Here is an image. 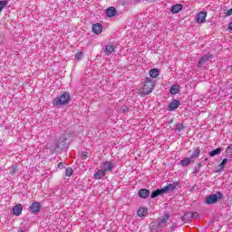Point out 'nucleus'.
<instances>
[{
    "mask_svg": "<svg viewBox=\"0 0 232 232\" xmlns=\"http://www.w3.org/2000/svg\"><path fill=\"white\" fill-rule=\"evenodd\" d=\"M155 88V82L153 78H146L145 82H143V88L140 89L137 93L138 95H140V97H143V95H150L151 92H153V89Z\"/></svg>",
    "mask_w": 232,
    "mask_h": 232,
    "instance_id": "nucleus-1",
    "label": "nucleus"
},
{
    "mask_svg": "<svg viewBox=\"0 0 232 232\" xmlns=\"http://www.w3.org/2000/svg\"><path fill=\"white\" fill-rule=\"evenodd\" d=\"M71 101L72 96H70V92H63L60 96H57L53 100V106H66V104H70Z\"/></svg>",
    "mask_w": 232,
    "mask_h": 232,
    "instance_id": "nucleus-2",
    "label": "nucleus"
},
{
    "mask_svg": "<svg viewBox=\"0 0 232 232\" xmlns=\"http://www.w3.org/2000/svg\"><path fill=\"white\" fill-rule=\"evenodd\" d=\"M169 220V214H166L165 217L160 221H156L150 223V232H160Z\"/></svg>",
    "mask_w": 232,
    "mask_h": 232,
    "instance_id": "nucleus-3",
    "label": "nucleus"
},
{
    "mask_svg": "<svg viewBox=\"0 0 232 232\" xmlns=\"http://www.w3.org/2000/svg\"><path fill=\"white\" fill-rule=\"evenodd\" d=\"M173 191H175V183L168 184L160 189L152 191L150 197L151 198H155L157 197H160V195H164V193H173Z\"/></svg>",
    "mask_w": 232,
    "mask_h": 232,
    "instance_id": "nucleus-4",
    "label": "nucleus"
},
{
    "mask_svg": "<svg viewBox=\"0 0 232 232\" xmlns=\"http://www.w3.org/2000/svg\"><path fill=\"white\" fill-rule=\"evenodd\" d=\"M223 195L220 192H217L216 194L208 196L206 198V204L211 205V204H217L218 200H222Z\"/></svg>",
    "mask_w": 232,
    "mask_h": 232,
    "instance_id": "nucleus-5",
    "label": "nucleus"
},
{
    "mask_svg": "<svg viewBox=\"0 0 232 232\" xmlns=\"http://www.w3.org/2000/svg\"><path fill=\"white\" fill-rule=\"evenodd\" d=\"M195 217V214L192 212H187L185 213L181 218H178V222H184V224H187V222H190V220Z\"/></svg>",
    "mask_w": 232,
    "mask_h": 232,
    "instance_id": "nucleus-6",
    "label": "nucleus"
},
{
    "mask_svg": "<svg viewBox=\"0 0 232 232\" xmlns=\"http://www.w3.org/2000/svg\"><path fill=\"white\" fill-rule=\"evenodd\" d=\"M206 17H208V13L206 11L199 12L196 16V21L200 24L206 23Z\"/></svg>",
    "mask_w": 232,
    "mask_h": 232,
    "instance_id": "nucleus-7",
    "label": "nucleus"
},
{
    "mask_svg": "<svg viewBox=\"0 0 232 232\" xmlns=\"http://www.w3.org/2000/svg\"><path fill=\"white\" fill-rule=\"evenodd\" d=\"M102 170L104 171L105 173L107 171H113V164L111 163V161L103 162Z\"/></svg>",
    "mask_w": 232,
    "mask_h": 232,
    "instance_id": "nucleus-8",
    "label": "nucleus"
},
{
    "mask_svg": "<svg viewBox=\"0 0 232 232\" xmlns=\"http://www.w3.org/2000/svg\"><path fill=\"white\" fill-rule=\"evenodd\" d=\"M13 213L15 217H19L23 213V205L17 204L13 208Z\"/></svg>",
    "mask_w": 232,
    "mask_h": 232,
    "instance_id": "nucleus-9",
    "label": "nucleus"
},
{
    "mask_svg": "<svg viewBox=\"0 0 232 232\" xmlns=\"http://www.w3.org/2000/svg\"><path fill=\"white\" fill-rule=\"evenodd\" d=\"M105 14L107 17H115L117 14V9H115L113 6H111L105 10Z\"/></svg>",
    "mask_w": 232,
    "mask_h": 232,
    "instance_id": "nucleus-10",
    "label": "nucleus"
},
{
    "mask_svg": "<svg viewBox=\"0 0 232 232\" xmlns=\"http://www.w3.org/2000/svg\"><path fill=\"white\" fill-rule=\"evenodd\" d=\"M92 32L96 35H99L100 34H102V24L97 23L92 25Z\"/></svg>",
    "mask_w": 232,
    "mask_h": 232,
    "instance_id": "nucleus-11",
    "label": "nucleus"
},
{
    "mask_svg": "<svg viewBox=\"0 0 232 232\" xmlns=\"http://www.w3.org/2000/svg\"><path fill=\"white\" fill-rule=\"evenodd\" d=\"M31 212L35 214L41 211V204L39 202H34L30 207Z\"/></svg>",
    "mask_w": 232,
    "mask_h": 232,
    "instance_id": "nucleus-12",
    "label": "nucleus"
},
{
    "mask_svg": "<svg viewBox=\"0 0 232 232\" xmlns=\"http://www.w3.org/2000/svg\"><path fill=\"white\" fill-rule=\"evenodd\" d=\"M208 61H209V55H208V54L203 55V56L199 59V61H198V68L204 66V64H206V63H208Z\"/></svg>",
    "mask_w": 232,
    "mask_h": 232,
    "instance_id": "nucleus-13",
    "label": "nucleus"
},
{
    "mask_svg": "<svg viewBox=\"0 0 232 232\" xmlns=\"http://www.w3.org/2000/svg\"><path fill=\"white\" fill-rule=\"evenodd\" d=\"M103 177H106V172L102 169H98V171L94 173L95 180H101Z\"/></svg>",
    "mask_w": 232,
    "mask_h": 232,
    "instance_id": "nucleus-14",
    "label": "nucleus"
},
{
    "mask_svg": "<svg viewBox=\"0 0 232 232\" xmlns=\"http://www.w3.org/2000/svg\"><path fill=\"white\" fill-rule=\"evenodd\" d=\"M139 197L140 198H148V197H150V190H148L147 188H141L139 191Z\"/></svg>",
    "mask_w": 232,
    "mask_h": 232,
    "instance_id": "nucleus-15",
    "label": "nucleus"
},
{
    "mask_svg": "<svg viewBox=\"0 0 232 232\" xmlns=\"http://www.w3.org/2000/svg\"><path fill=\"white\" fill-rule=\"evenodd\" d=\"M191 163H192V164L195 163V160H191V158H184V159L180 161V164H181V166H183V167L189 166Z\"/></svg>",
    "mask_w": 232,
    "mask_h": 232,
    "instance_id": "nucleus-16",
    "label": "nucleus"
},
{
    "mask_svg": "<svg viewBox=\"0 0 232 232\" xmlns=\"http://www.w3.org/2000/svg\"><path fill=\"white\" fill-rule=\"evenodd\" d=\"M137 215L138 217H146V215H148V208H140L137 211Z\"/></svg>",
    "mask_w": 232,
    "mask_h": 232,
    "instance_id": "nucleus-17",
    "label": "nucleus"
},
{
    "mask_svg": "<svg viewBox=\"0 0 232 232\" xmlns=\"http://www.w3.org/2000/svg\"><path fill=\"white\" fill-rule=\"evenodd\" d=\"M149 75L150 77V79H157L158 75H159V70L158 69H151L150 72H149Z\"/></svg>",
    "mask_w": 232,
    "mask_h": 232,
    "instance_id": "nucleus-18",
    "label": "nucleus"
},
{
    "mask_svg": "<svg viewBox=\"0 0 232 232\" xmlns=\"http://www.w3.org/2000/svg\"><path fill=\"white\" fill-rule=\"evenodd\" d=\"M115 52V46L113 45H106L105 47V53L107 55H111V53Z\"/></svg>",
    "mask_w": 232,
    "mask_h": 232,
    "instance_id": "nucleus-19",
    "label": "nucleus"
},
{
    "mask_svg": "<svg viewBox=\"0 0 232 232\" xmlns=\"http://www.w3.org/2000/svg\"><path fill=\"white\" fill-rule=\"evenodd\" d=\"M198 155H200V148H197L189 158L191 160H195V159L198 158Z\"/></svg>",
    "mask_w": 232,
    "mask_h": 232,
    "instance_id": "nucleus-20",
    "label": "nucleus"
},
{
    "mask_svg": "<svg viewBox=\"0 0 232 232\" xmlns=\"http://www.w3.org/2000/svg\"><path fill=\"white\" fill-rule=\"evenodd\" d=\"M220 153H222V149L218 148V149H216V150L210 151V152L208 153V155H209L210 157H215V155H220Z\"/></svg>",
    "mask_w": 232,
    "mask_h": 232,
    "instance_id": "nucleus-21",
    "label": "nucleus"
},
{
    "mask_svg": "<svg viewBox=\"0 0 232 232\" xmlns=\"http://www.w3.org/2000/svg\"><path fill=\"white\" fill-rule=\"evenodd\" d=\"M8 5V0H0V14L3 12V9Z\"/></svg>",
    "mask_w": 232,
    "mask_h": 232,
    "instance_id": "nucleus-22",
    "label": "nucleus"
},
{
    "mask_svg": "<svg viewBox=\"0 0 232 232\" xmlns=\"http://www.w3.org/2000/svg\"><path fill=\"white\" fill-rule=\"evenodd\" d=\"M182 8H184V6L181 4H176L175 14H179V12H182Z\"/></svg>",
    "mask_w": 232,
    "mask_h": 232,
    "instance_id": "nucleus-23",
    "label": "nucleus"
},
{
    "mask_svg": "<svg viewBox=\"0 0 232 232\" xmlns=\"http://www.w3.org/2000/svg\"><path fill=\"white\" fill-rule=\"evenodd\" d=\"M226 164H227V159H224L222 162L219 164V169L218 171H222L224 168H226Z\"/></svg>",
    "mask_w": 232,
    "mask_h": 232,
    "instance_id": "nucleus-24",
    "label": "nucleus"
},
{
    "mask_svg": "<svg viewBox=\"0 0 232 232\" xmlns=\"http://www.w3.org/2000/svg\"><path fill=\"white\" fill-rule=\"evenodd\" d=\"M73 175V169L72 168H67L65 171V177H72Z\"/></svg>",
    "mask_w": 232,
    "mask_h": 232,
    "instance_id": "nucleus-25",
    "label": "nucleus"
},
{
    "mask_svg": "<svg viewBox=\"0 0 232 232\" xmlns=\"http://www.w3.org/2000/svg\"><path fill=\"white\" fill-rule=\"evenodd\" d=\"M175 110V100H173L168 106L169 111H173Z\"/></svg>",
    "mask_w": 232,
    "mask_h": 232,
    "instance_id": "nucleus-26",
    "label": "nucleus"
},
{
    "mask_svg": "<svg viewBox=\"0 0 232 232\" xmlns=\"http://www.w3.org/2000/svg\"><path fill=\"white\" fill-rule=\"evenodd\" d=\"M184 124H182V123H178L177 124V126H176V131H179V132H180V131H182L183 130H184Z\"/></svg>",
    "mask_w": 232,
    "mask_h": 232,
    "instance_id": "nucleus-27",
    "label": "nucleus"
},
{
    "mask_svg": "<svg viewBox=\"0 0 232 232\" xmlns=\"http://www.w3.org/2000/svg\"><path fill=\"white\" fill-rule=\"evenodd\" d=\"M201 167H202V163H198V166L194 169V173H199Z\"/></svg>",
    "mask_w": 232,
    "mask_h": 232,
    "instance_id": "nucleus-28",
    "label": "nucleus"
},
{
    "mask_svg": "<svg viewBox=\"0 0 232 232\" xmlns=\"http://www.w3.org/2000/svg\"><path fill=\"white\" fill-rule=\"evenodd\" d=\"M75 59L81 61V59H82V53H76Z\"/></svg>",
    "mask_w": 232,
    "mask_h": 232,
    "instance_id": "nucleus-29",
    "label": "nucleus"
},
{
    "mask_svg": "<svg viewBox=\"0 0 232 232\" xmlns=\"http://www.w3.org/2000/svg\"><path fill=\"white\" fill-rule=\"evenodd\" d=\"M82 160H86V159H88V152L86 151L82 152Z\"/></svg>",
    "mask_w": 232,
    "mask_h": 232,
    "instance_id": "nucleus-30",
    "label": "nucleus"
},
{
    "mask_svg": "<svg viewBox=\"0 0 232 232\" xmlns=\"http://www.w3.org/2000/svg\"><path fill=\"white\" fill-rule=\"evenodd\" d=\"M122 113H128L130 111V108L124 107L121 109Z\"/></svg>",
    "mask_w": 232,
    "mask_h": 232,
    "instance_id": "nucleus-31",
    "label": "nucleus"
},
{
    "mask_svg": "<svg viewBox=\"0 0 232 232\" xmlns=\"http://www.w3.org/2000/svg\"><path fill=\"white\" fill-rule=\"evenodd\" d=\"M64 166H65V163H64V162H60V163H58V168H59L60 169H63L64 168Z\"/></svg>",
    "mask_w": 232,
    "mask_h": 232,
    "instance_id": "nucleus-32",
    "label": "nucleus"
},
{
    "mask_svg": "<svg viewBox=\"0 0 232 232\" xmlns=\"http://www.w3.org/2000/svg\"><path fill=\"white\" fill-rule=\"evenodd\" d=\"M180 91V85L176 84L175 85V93H178Z\"/></svg>",
    "mask_w": 232,
    "mask_h": 232,
    "instance_id": "nucleus-33",
    "label": "nucleus"
},
{
    "mask_svg": "<svg viewBox=\"0 0 232 232\" xmlns=\"http://www.w3.org/2000/svg\"><path fill=\"white\" fill-rule=\"evenodd\" d=\"M180 106V102L179 100H175V110Z\"/></svg>",
    "mask_w": 232,
    "mask_h": 232,
    "instance_id": "nucleus-34",
    "label": "nucleus"
},
{
    "mask_svg": "<svg viewBox=\"0 0 232 232\" xmlns=\"http://www.w3.org/2000/svg\"><path fill=\"white\" fill-rule=\"evenodd\" d=\"M170 93L171 95H175V85H172L170 88Z\"/></svg>",
    "mask_w": 232,
    "mask_h": 232,
    "instance_id": "nucleus-35",
    "label": "nucleus"
},
{
    "mask_svg": "<svg viewBox=\"0 0 232 232\" xmlns=\"http://www.w3.org/2000/svg\"><path fill=\"white\" fill-rule=\"evenodd\" d=\"M229 15H232V8L227 12V16L229 17Z\"/></svg>",
    "mask_w": 232,
    "mask_h": 232,
    "instance_id": "nucleus-36",
    "label": "nucleus"
},
{
    "mask_svg": "<svg viewBox=\"0 0 232 232\" xmlns=\"http://www.w3.org/2000/svg\"><path fill=\"white\" fill-rule=\"evenodd\" d=\"M15 171H17L16 168H14L12 171H10V175H14L15 173Z\"/></svg>",
    "mask_w": 232,
    "mask_h": 232,
    "instance_id": "nucleus-37",
    "label": "nucleus"
},
{
    "mask_svg": "<svg viewBox=\"0 0 232 232\" xmlns=\"http://www.w3.org/2000/svg\"><path fill=\"white\" fill-rule=\"evenodd\" d=\"M170 12H171L172 14H175V5H172V6L170 7Z\"/></svg>",
    "mask_w": 232,
    "mask_h": 232,
    "instance_id": "nucleus-38",
    "label": "nucleus"
},
{
    "mask_svg": "<svg viewBox=\"0 0 232 232\" xmlns=\"http://www.w3.org/2000/svg\"><path fill=\"white\" fill-rule=\"evenodd\" d=\"M227 151H230V153H232V148H231V146H228V147L227 148Z\"/></svg>",
    "mask_w": 232,
    "mask_h": 232,
    "instance_id": "nucleus-39",
    "label": "nucleus"
},
{
    "mask_svg": "<svg viewBox=\"0 0 232 232\" xmlns=\"http://www.w3.org/2000/svg\"><path fill=\"white\" fill-rule=\"evenodd\" d=\"M228 30L232 31V22L228 24Z\"/></svg>",
    "mask_w": 232,
    "mask_h": 232,
    "instance_id": "nucleus-40",
    "label": "nucleus"
},
{
    "mask_svg": "<svg viewBox=\"0 0 232 232\" xmlns=\"http://www.w3.org/2000/svg\"><path fill=\"white\" fill-rule=\"evenodd\" d=\"M175 186H179V183H176Z\"/></svg>",
    "mask_w": 232,
    "mask_h": 232,
    "instance_id": "nucleus-41",
    "label": "nucleus"
},
{
    "mask_svg": "<svg viewBox=\"0 0 232 232\" xmlns=\"http://www.w3.org/2000/svg\"><path fill=\"white\" fill-rule=\"evenodd\" d=\"M147 1H153V0H147Z\"/></svg>",
    "mask_w": 232,
    "mask_h": 232,
    "instance_id": "nucleus-42",
    "label": "nucleus"
}]
</instances>
